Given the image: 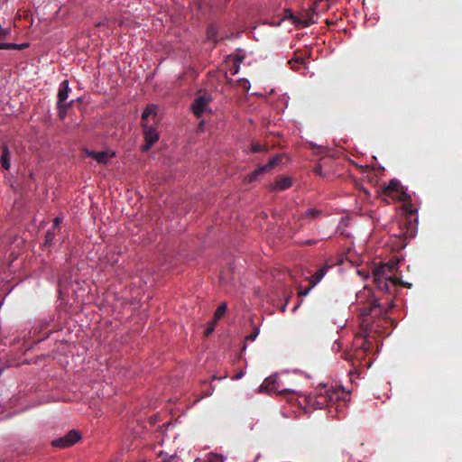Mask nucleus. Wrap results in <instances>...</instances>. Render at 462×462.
<instances>
[{"label":"nucleus","instance_id":"nucleus-1","mask_svg":"<svg viewBox=\"0 0 462 462\" xmlns=\"http://www.w3.org/2000/svg\"><path fill=\"white\" fill-rule=\"evenodd\" d=\"M356 297V301L354 303V308L359 312L364 321H367L368 317L381 316L386 311V309L374 297L371 289L367 287L357 292Z\"/></svg>","mask_w":462,"mask_h":462},{"label":"nucleus","instance_id":"nucleus-2","mask_svg":"<svg viewBox=\"0 0 462 462\" xmlns=\"http://www.w3.org/2000/svg\"><path fill=\"white\" fill-rule=\"evenodd\" d=\"M396 267V262H389L374 267L373 270V278L380 291L390 292L391 287L401 283L400 279L394 274Z\"/></svg>","mask_w":462,"mask_h":462},{"label":"nucleus","instance_id":"nucleus-3","mask_svg":"<svg viewBox=\"0 0 462 462\" xmlns=\"http://www.w3.org/2000/svg\"><path fill=\"white\" fill-rule=\"evenodd\" d=\"M344 401L345 402L349 400V393H346L341 386H327L324 385L317 389V394L314 400L310 401L312 405L318 409L324 407H330L335 402Z\"/></svg>","mask_w":462,"mask_h":462},{"label":"nucleus","instance_id":"nucleus-4","mask_svg":"<svg viewBox=\"0 0 462 462\" xmlns=\"http://www.w3.org/2000/svg\"><path fill=\"white\" fill-rule=\"evenodd\" d=\"M316 14V7L306 8L300 10L297 14H294L291 10L286 9L284 12V18L280 19L275 23H270L273 26H280L282 21H290L296 27H308L313 24L316 20L314 18Z\"/></svg>","mask_w":462,"mask_h":462},{"label":"nucleus","instance_id":"nucleus-5","mask_svg":"<svg viewBox=\"0 0 462 462\" xmlns=\"http://www.w3.org/2000/svg\"><path fill=\"white\" fill-rule=\"evenodd\" d=\"M399 232L393 234V236L398 237H403L404 239H411L416 235V225L411 221V219L407 217L402 218L398 222Z\"/></svg>","mask_w":462,"mask_h":462},{"label":"nucleus","instance_id":"nucleus-6","mask_svg":"<svg viewBox=\"0 0 462 462\" xmlns=\"http://www.w3.org/2000/svg\"><path fill=\"white\" fill-rule=\"evenodd\" d=\"M156 124H148V122L143 123V134L145 143L143 145V151H148L158 140L159 133L155 128Z\"/></svg>","mask_w":462,"mask_h":462},{"label":"nucleus","instance_id":"nucleus-7","mask_svg":"<svg viewBox=\"0 0 462 462\" xmlns=\"http://www.w3.org/2000/svg\"><path fill=\"white\" fill-rule=\"evenodd\" d=\"M260 390L262 392H266V393H271V392H276L279 393H283L286 392L296 393L295 390H291L288 388H282L276 375H272L270 377H267L261 384Z\"/></svg>","mask_w":462,"mask_h":462},{"label":"nucleus","instance_id":"nucleus-8","mask_svg":"<svg viewBox=\"0 0 462 462\" xmlns=\"http://www.w3.org/2000/svg\"><path fill=\"white\" fill-rule=\"evenodd\" d=\"M80 439V434L77 430H70L69 431L65 436L59 438L57 439H54L51 444L54 447L60 448H66L73 444H75L77 441Z\"/></svg>","mask_w":462,"mask_h":462},{"label":"nucleus","instance_id":"nucleus-9","mask_svg":"<svg viewBox=\"0 0 462 462\" xmlns=\"http://www.w3.org/2000/svg\"><path fill=\"white\" fill-rule=\"evenodd\" d=\"M210 98L206 96L198 97L192 104V111L197 116H200L208 110Z\"/></svg>","mask_w":462,"mask_h":462},{"label":"nucleus","instance_id":"nucleus-10","mask_svg":"<svg viewBox=\"0 0 462 462\" xmlns=\"http://www.w3.org/2000/svg\"><path fill=\"white\" fill-rule=\"evenodd\" d=\"M157 112L158 106L155 104L148 105L142 114L143 123L148 122V124H157Z\"/></svg>","mask_w":462,"mask_h":462},{"label":"nucleus","instance_id":"nucleus-11","mask_svg":"<svg viewBox=\"0 0 462 462\" xmlns=\"http://www.w3.org/2000/svg\"><path fill=\"white\" fill-rule=\"evenodd\" d=\"M277 163H278V158L277 157L272 158L266 164L258 167L255 171H254L249 175L250 180H256L258 175L264 173V172H268L269 171L273 169Z\"/></svg>","mask_w":462,"mask_h":462},{"label":"nucleus","instance_id":"nucleus-12","mask_svg":"<svg viewBox=\"0 0 462 462\" xmlns=\"http://www.w3.org/2000/svg\"><path fill=\"white\" fill-rule=\"evenodd\" d=\"M291 185H292L291 179L288 176H282V177H280L274 183H272L270 185V189L272 190L282 191V190L291 188Z\"/></svg>","mask_w":462,"mask_h":462},{"label":"nucleus","instance_id":"nucleus-13","mask_svg":"<svg viewBox=\"0 0 462 462\" xmlns=\"http://www.w3.org/2000/svg\"><path fill=\"white\" fill-rule=\"evenodd\" d=\"M228 36L219 32L216 25H210L207 30V40L214 43Z\"/></svg>","mask_w":462,"mask_h":462},{"label":"nucleus","instance_id":"nucleus-14","mask_svg":"<svg viewBox=\"0 0 462 462\" xmlns=\"http://www.w3.org/2000/svg\"><path fill=\"white\" fill-rule=\"evenodd\" d=\"M87 154L100 163H106L108 159L115 155L114 152H112V153H108L106 152H90V151H87Z\"/></svg>","mask_w":462,"mask_h":462},{"label":"nucleus","instance_id":"nucleus-15","mask_svg":"<svg viewBox=\"0 0 462 462\" xmlns=\"http://www.w3.org/2000/svg\"><path fill=\"white\" fill-rule=\"evenodd\" d=\"M69 81L67 79L63 80L60 84V87L59 92H58V97H59L58 104L60 106L63 102H65L67 100V98L69 97Z\"/></svg>","mask_w":462,"mask_h":462},{"label":"nucleus","instance_id":"nucleus-16","mask_svg":"<svg viewBox=\"0 0 462 462\" xmlns=\"http://www.w3.org/2000/svg\"><path fill=\"white\" fill-rule=\"evenodd\" d=\"M330 267L328 265H325L319 269L310 279V283H311V287H315L325 276L328 270Z\"/></svg>","mask_w":462,"mask_h":462},{"label":"nucleus","instance_id":"nucleus-17","mask_svg":"<svg viewBox=\"0 0 462 462\" xmlns=\"http://www.w3.org/2000/svg\"><path fill=\"white\" fill-rule=\"evenodd\" d=\"M402 189V185L398 180H392L387 187L385 188V192L389 196H393V193H399V191Z\"/></svg>","mask_w":462,"mask_h":462},{"label":"nucleus","instance_id":"nucleus-18","mask_svg":"<svg viewBox=\"0 0 462 462\" xmlns=\"http://www.w3.org/2000/svg\"><path fill=\"white\" fill-rule=\"evenodd\" d=\"M1 164L2 167L5 170L10 168V153L8 147L6 145L4 146L2 155H1Z\"/></svg>","mask_w":462,"mask_h":462},{"label":"nucleus","instance_id":"nucleus-19","mask_svg":"<svg viewBox=\"0 0 462 462\" xmlns=\"http://www.w3.org/2000/svg\"><path fill=\"white\" fill-rule=\"evenodd\" d=\"M320 215V211L315 208H308L302 215L303 217L313 219Z\"/></svg>","mask_w":462,"mask_h":462},{"label":"nucleus","instance_id":"nucleus-20","mask_svg":"<svg viewBox=\"0 0 462 462\" xmlns=\"http://www.w3.org/2000/svg\"><path fill=\"white\" fill-rule=\"evenodd\" d=\"M225 460L226 457L221 454L209 453L205 462H224Z\"/></svg>","mask_w":462,"mask_h":462},{"label":"nucleus","instance_id":"nucleus-21","mask_svg":"<svg viewBox=\"0 0 462 462\" xmlns=\"http://www.w3.org/2000/svg\"><path fill=\"white\" fill-rule=\"evenodd\" d=\"M28 43L14 44V43H0V49H14L21 50L26 48Z\"/></svg>","mask_w":462,"mask_h":462},{"label":"nucleus","instance_id":"nucleus-22","mask_svg":"<svg viewBox=\"0 0 462 462\" xmlns=\"http://www.w3.org/2000/svg\"><path fill=\"white\" fill-rule=\"evenodd\" d=\"M227 306L225 302L221 303L215 311L214 317L216 319H221L226 313Z\"/></svg>","mask_w":462,"mask_h":462},{"label":"nucleus","instance_id":"nucleus-23","mask_svg":"<svg viewBox=\"0 0 462 462\" xmlns=\"http://www.w3.org/2000/svg\"><path fill=\"white\" fill-rule=\"evenodd\" d=\"M289 64L292 69H298L300 66L306 67V60H289Z\"/></svg>","mask_w":462,"mask_h":462},{"label":"nucleus","instance_id":"nucleus-24","mask_svg":"<svg viewBox=\"0 0 462 462\" xmlns=\"http://www.w3.org/2000/svg\"><path fill=\"white\" fill-rule=\"evenodd\" d=\"M313 288L314 287H311V284L309 287H307V288H302L301 286L299 287V290H298L299 297H305V296H307Z\"/></svg>","mask_w":462,"mask_h":462},{"label":"nucleus","instance_id":"nucleus-25","mask_svg":"<svg viewBox=\"0 0 462 462\" xmlns=\"http://www.w3.org/2000/svg\"><path fill=\"white\" fill-rule=\"evenodd\" d=\"M245 375V372L244 371H240L239 373H237L236 374H235L233 377H232V380H239L241 379L242 377H244Z\"/></svg>","mask_w":462,"mask_h":462},{"label":"nucleus","instance_id":"nucleus-26","mask_svg":"<svg viewBox=\"0 0 462 462\" xmlns=\"http://www.w3.org/2000/svg\"><path fill=\"white\" fill-rule=\"evenodd\" d=\"M252 150L254 152H261L263 149L260 145H253Z\"/></svg>","mask_w":462,"mask_h":462},{"label":"nucleus","instance_id":"nucleus-27","mask_svg":"<svg viewBox=\"0 0 462 462\" xmlns=\"http://www.w3.org/2000/svg\"><path fill=\"white\" fill-rule=\"evenodd\" d=\"M250 87V83L247 79H243V88L248 89Z\"/></svg>","mask_w":462,"mask_h":462},{"label":"nucleus","instance_id":"nucleus-28","mask_svg":"<svg viewBox=\"0 0 462 462\" xmlns=\"http://www.w3.org/2000/svg\"><path fill=\"white\" fill-rule=\"evenodd\" d=\"M214 330V326L212 325L211 327H209L208 328H207L206 330V335H209L212 331Z\"/></svg>","mask_w":462,"mask_h":462},{"label":"nucleus","instance_id":"nucleus-29","mask_svg":"<svg viewBox=\"0 0 462 462\" xmlns=\"http://www.w3.org/2000/svg\"><path fill=\"white\" fill-rule=\"evenodd\" d=\"M257 334V332L255 334H251L250 336L247 337V338L253 341L255 339Z\"/></svg>","mask_w":462,"mask_h":462},{"label":"nucleus","instance_id":"nucleus-30","mask_svg":"<svg viewBox=\"0 0 462 462\" xmlns=\"http://www.w3.org/2000/svg\"><path fill=\"white\" fill-rule=\"evenodd\" d=\"M238 68H239L238 65L234 68V70L232 71L233 75H235V74H236L238 72Z\"/></svg>","mask_w":462,"mask_h":462},{"label":"nucleus","instance_id":"nucleus-31","mask_svg":"<svg viewBox=\"0 0 462 462\" xmlns=\"http://www.w3.org/2000/svg\"><path fill=\"white\" fill-rule=\"evenodd\" d=\"M60 221V217H56V218L54 219L55 226H57L59 225Z\"/></svg>","mask_w":462,"mask_h":462},{"label":"nucleus","instance_id":"nucleus-32","mask_svg":"<svg viewBox=\"0 0 462 462\" xmlns=\"http://www.w3.org/2000/svg\"><path fill=\"white\" fill-rule=\"evenodd\" d=\"M50 239H51V233H50V232H48V233H47V242H48Z\"/></svg>","mask_w":462,"mask_h":462},{"label":"nucleus","instance_id":"nucleus-33","mask_svg":"<svg viewBox=\"0 0 462 462\" xmlns=\"http://www.w3.org/2000/svg\"><path fill=\"white\" fill-rule=\"evenodd\" d=\"M223 378H226V375L221 376V377H219L218 379H219V380H221V379H223ZM214 379H217V378L216 376H214Z\"/></svg>","mask_w":462,"mask_h":462},{"label":"nucleus","instance_id":"nucleus-34","mask_svg":"<svg viewBox=\"0 0 462 462\" xmlns=\"http://www.w3.org/2000/svg\"><path fill=\"white\" fill-rule=\"evenodd\" d=\"M299 306H300V304L296 305V306L293 308L292 311H296V310L299 308Z\"/></svg>","mask_w":462,"mask_h":462},{"label":"nucleus","instance_id":"nucleus-35","mask_svg":"<svg viewBox=\"0 0 462 462\" xmlns=\"http://www.w3.org/2000/svg\"><path fill=\"white\" fill-rule=\"evenodd\" d=\"M357 273H358L359 275H362V272H361V271H359V270L357 271Z\"/></svg>","mask_w":462,"mask_h":462}]
</instances>
